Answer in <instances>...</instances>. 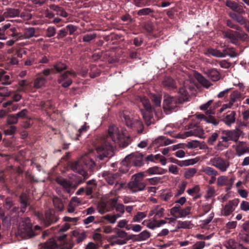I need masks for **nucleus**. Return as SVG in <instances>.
Returning a JSON list of instances; mask_svg holds the SVG:
<instances>
[{
  "label": "nucleus",
  "instance_id": "obj_30",
  "mask_svg": "<svg viewBox=\"0 0 249 249\" xmlns=\"http://www.w3.org/2000/svg\"><path fill=\"white\" fill-rule=\"evenodd\" d=\"M121 117L124 118L122 121H124L126 125L128 127H132L134 124L135 122H133L131 116L127 112H124L121 114Z\"/></svg>",
  "mask_w": 249,
  "mask_h": 249
},
{
  "label": "nucleus",
  "instance_id": "obj_18",
  "mask_svg": "<svg viewBox=\"0 0 249 249\" xmlns=\"http://www.w3.org/2000/svg\"><path fill=\"white\" fill-rule=\"evenodd\" d=\"M80 160L79 161H76L72 163L71 169L75 172L82 175L85 178L89 177V174L86 170L80 165Z\"/></svg>",
  "mask_w": 249,
  "mask_h": 249
},
{
  "label": "nucleus",
  "instance_id": "obj_16",
  "mask_svg": "<svg viewBox=\"0 0 249 249\" xmlns=\"http://www.w3.org/2000/svg\"><path fill=\"white\" fill-rule=\"evenodd\" d=\"M225 5L232 10L238 13L239 14H245V12L243 6L239 5L238 3L231 0H227Z\"/></svg>",
  "mask_w": 249,
  "mask_h": 249
},
{
  "label": "nucleus",
  "instance_id": "obj_25",
  "mask_svg": "<svg viewBox=\"0 0 249 249\" xmlns=\"http://www.w3.org/2000/svg\"><path fill=\"white\" fill-rule=\"evenodd\" d=\"M173 142V141L166 139L164 136H160L154 141V143L157 144L158 146L167 145Z\"/></svg>",
  "mask_w": 249,
  "mask_h": 249
},
{
  "label": "nucleus",
  "instance_id": "obj_2",
  "mask_svg": "<svg viewBox=\"0 0 249 249\" xmlns=\"http://www.w3.org/2000/svg\"><path fill=\"white\" fill-rule=\"evenodd\" d=\"M188 99V93L185 88L179 89L178 98L166 96L163 100V108L167 111H176L179 105L187 101Z\"/></svg>",
  "mask_w": 249,
  "mask_h": 249
},
{
  "label": "nucleus",
  "instance_id": "obj_33",
  "mask_svg": "<svg viewBox=\"0 0 249 249\" xmlns=\"http://www.w3.org/2000/svg\"><path fill=\"white\" fill-rule=\"evenodd\" d=\"M229 15L232 19L241 25L246 24V19L243 16L238 15L234 12H230Z\"/></svg>",
  "mask_w": 249,
  "mask_h": 249
},
{
  "label": "nucleus",
  "instance_id": "obj_43",
  "mask_svg": "<svg viewBox=\"0 0 249 249\" xmlns=\"http://www.w3.org/2000/svg\"><path fill=\"white\" fill-rule=\"evenodd\" d=\"M98 212L101 213L103 214L109 211L107 207L106 203L103 201L100 202L97 205Z\"/></svg>",
  "mask_w": 249,
  "mask_h": 249
},
{
  "label": "nucleus",
  "instance_id": "obj_12",
  "mask_svg": "<svg viewBox=\"0 0 249 249\" xmlns=\"http://www.w3.org/2000/svg\"><path fill=\"white\" fill-rule=\"evenodd\" d=\"M130 164L136 167H140L143 164V156L141 153H132L126 157Z\"/></svg>",
  "mask_w": 249,
  "mask_h": 249
},
{
  "label": "nucleus",
  "instance_id": "obj_26",
  "mask_svg": "<svg viewBox=\"0 0 249 249\" xmlns=\"http://www.w3.org/2000/svg\"><path fill=\"white\" fill-rule=\"evenodd\" d=\"M167 172V170L164 169L158 166H154L149 168L146 171V173L149 175H162Z\"/></svg>",
  "mask_w": 249,
  "mask_h": 249
},
{
  "label": "nucleus",
  "instance_id": "obj_39",
  "mask_svg": "<svg viewBox=\"0 0 249 249\" xmlns=\"http://www.w3.org/2000/svg\"><path fill=\"white\" fill-rule=\"evenodd\" d=\"M35 30L33 27L26 28L24 31V33L20 39H28L35 36Z\"/></svg>",
  "mask_w": 249,
  "mask_h": 249
},
{
  "label": "nucleus",
  "instance_id": "obj_32",
  "mask_svg": "<svg viewBox=\"0 0 249 249\" xmlns=\"http://www.w3.org/2000/svg\"><path fill=\"white\" fill-rule=\"evenodd\" d=\"M196 78L198 82L206 88H209L212 85L211 82L201 74L196 73Z\"/></svg>",
  "mask_w": 249,
  "mask_h": 249
},
{
  "label": "nucleus",
  "instance_id": "obj_31",
  "mask_svg": "<svg viewBox=\"0 0 249 249\" xmlns=\"http://www.w3.org/2000/svg\"><path fill=\"white\" fill-rule=\"evenodd\" d=\"M0 82L3 85H9L12 83L10 76L6 74V72L2 70H0Z\"/></svg>",
  "mask_w": 249,
  "mask_h": 249
},
{
  "label": "nucleus",
  "instance_id": "obj_20",
  "mask_svg": "<svg viewBox=\"0 0 249 249\" xmlns=\"http://www.w3.org/2000/svg\"><path fill=\"white\" fill-rule=\"evenodd\" d=\"M20 15V11L17 8H7L3 12L5 18H11L18 17Z\"/></svg>",
  "mask_w": 249,
  "mask_h": 249
},
{
  "label": "nucleus",
  "instance_id": "obj_59",
  "mask_svg": "<svg viewBox=\"0 0 249 249\" xmlns=\"http://www.w3.org/2000/svg\"><path fill=\"white\" fill-rule=\"evenodd\" d=\"M180 207L179 206H175L170 209V213L175 218H178L177 216L180 215Z\"/></svg>",
  "mask_w": 249,
  "mask_h": 249
},
{
  "label": "nucleus",
  "instance_id": "obj_48",
  "mask_svg": "<svg viewBox=\"0 0 249 249\" xmlns=\"http://www.w3.org/2000/svg\"><path fill=\"white\" fill-rule=\"evenodd\" d=\"M214 217V213L212 212L209 213L208 217L202 220H201L200 221V225L203 227L204 228L205 226H206L209 223L211 222V221L213 220Z\"/></svg>",
  "mask_w": 249,
  "mask_h": 249
},
{
  "label": "nucleus",
  "instance_id": "obj_3",
  "mask_svg": "<svg viewBox=\"0 0 249 249\" xmlns=\"http://www.w3.org/2000/svg\"><path fill=\"white\" fill-rule=\"evenodd\" d=\"M140 101L144 107L143 109H141L143 119L147 126L150 125L154 123L155 121L154 118L155 110L151 106L149 101L145 97H141Z\"/></svg>",
  "mask_w": 249,
  "mask_h": 249
},
{
  "label": "nucleus",
  "instance_id": "obj_49",
  "mask_svg": "<svg viewBox=\"0 0 249 249\" xmlns=\"http://www.w3.org/2000/svg\"><path fill=\"white\" fill-rule=\"evenodd\" d=\"M215 194V189L213 186H208L206 194L205 195V198L206 199H209L210 198L214 196Z\"/></svg>",
  "mask_w": 249,
  "mask_h": 249
},
{
  "label": "nucleus",
  "instance_id": "obj_6",
  "mask_svg": "<svg viewBox=\"0 0 249 249\" xmlns=\"http://www.w3.org/2000/svg\"><path fill=\"white\" fill-rule=\"evenodd\" d=\"M188 131L182 134H178L177 136L178 138L185 139L187 137L190 136H196L200 138H204V130L199 126L190 124L188 126Z\"/></svg>",
  "mask_w": 249,
  "mask_h": 249
},
{
  "label": "nucleus",
  "instance_id": "obj_60",
  "mask_svg": "<svg viewBox=\"0 0 249 249\" xmlns=\"http://www.w3.org/2000/svg\"><path fill=\"white\" fill-rule=\"evenodd\" d=\"M205 122L206 123L212 124L214 126L217 125L219 124V121L212 115L207 116Z\"/></svg>",
  "mask_w": 249,
  "mask_h": 249
},
{
  "label": "nucleus",
  "instance_id": "obj_37",
  "mask_svg": "<svg viewBox=\"0 0 249 249\" xmlns=\"http://www.w3.org/2000/svg\"><path fill=\"white\" fill-rule=\"evenodd\" d=\"M132 166L130 164L128 160H126V157L121 162V166L119 168V170L123 173H125L129 171V167Z\"/></svg>",
  "mask_w": 249,
  "mask_h": 249
},
{
  "label": "nucleus",
  "instance_id": "obj_44",
  "mask_svg": "<svg viewBox=\"0 0 249 249\" xmlns=\"http://www.w3.org/2000/svg\"><path fill=\"white\" fill-rule=\"evenodd\" d=\"M134 4L137 7H142L150 5V0H134Z\"/></svg>",
  "mask_w": 249,
  "mask_h": 249
},
{
  "label": "nucleus",
  "instance_id": "obj_51",
  "mask_svg": "<svg viewBox=\"0 0 249 249\" xmlns=\"http://www.w3.org/2000/svg\"><path fill=\"white\" fill-rule=\"evenodd\" d=\"M191 207L190 206L186 207L184 209L180 208V215H178L177 217L183 218L188 215L191 213Z\"/></svg>",
  "mask_w": 249,
  "mask_h": 249
},
{
  "label": "nucleus",
  "instance_id": "obj_17",
  "mask_svg": "<svg viewBox=\"0 0 249 249\" xmlns=\"http://www.w3.org/2000/svg\"><path fill=\"white\" fill-rule=\"evenodd\" d=\"M56 181L58 184H59L63 187L64 191L66 193L68 194L71 193V190L73 186L72 184L69 180L65 179L61 177H58L56 179Z\"/></svg>",
  "mask_w": 249,
  "mask_h": 249
},
{
  "label": "nucleus",
  "instance_id": "obj_8",
  "mask_svg": "<svg viewBox=\"0 0 249 249\" xmlns=\"http://www.w3.org/2000/svg\"><path fill=\"white\" fill-rule=\"evenodd\" d=\"M208 164L216 167L222 172H226L230 166L228 161L219 157L211 158Z\"/></svg>",
  "mask_w": 249,
  "mask_h": 249
},
{
  "label": "nucleus",
  "instance_id": "obj_57",
  "mask_svg": "<svg viewBox=\"0 0 249 249\" xmlns=\"http://www.w3.org/2000/svg\"><path fill=\"white\" fill-rule=\"evenodd\" d=\"M111 244L112 245H124L126 243L125 239H121L117 237V236H112L111 237Z\"/></svg>",
  "mask_w": 249,
  "mask_h": 249
},
{
  "label": "nucleus",
  "instance_id": "obj_54",
  "mask_svg": "<svg viewBox=\"0 0 249 249\" xmlns=\"http://www.w3.org/2000/svg\"><path fill=\"white\" fill-rule=\"evenodd\" d=\"M238 238L240 241L249 244V233L241 231L239 233Z\"/></svg>",
  "mask_w": 249,
  "mask_h": 249
},
{
  "label": "nucleus",
  "instance_id": "obj_46",
  "mask_svg": "<svg viewBox=\"0 0 249 249\" xmlns=\"http://www.w3.org/2000/svg\"><path fill=\"white\" fill-rule=\"evenodd\" d=\"M53 203L54 206L59 211H61L63 209L64 205L62 200L58 197H54L53 199Z\"/></svg>",
  "mask_w": 249,
  "mask_h": 249
},
{
  "label": "nucleus",
  "instance_id": "obj_28",
  "mask_svg": "<svg viewBox=\"0 0 249 249\" xmlns=\"http://www.w3.org/2000/svg\"><path fill=\"white\" fill-rule=\"evenodd\" d=\"M51 9L56 12V15L63 18H66L68 16V14L65 10L61 7L54 4H51L49 6Z\"/></svg>",
  "mask_w": 249,
  "mask_h": 249
},
{
  "label": "nucleus",
  "instance_id": "obj_50",
  "mask_svg": "<svg viewBox=\"0 0 249 249\" xmlns=\"http://www.w3.org/2000/svg\"><path fill=\"white\" fill-rule=\"evenodd\" d=\"M3 133L6 136H11L14 135L17 131V127L15 125H11L9 128L6 129L3 128Z\"/></svg>",
  "mask_w": 249,
  "mask_h": 249
},
{
  "label": "nucleus",
  "instance_id": "obj_56",
  "mask_svg": "<svg viewBox=\"0 0 249 249\" xmlns=\"http://www.w3.org/2000/svg\"><path fill=\"white\" fill-rule=\"evenodd\" d=\"M89 128V126L87 125L86 123H85L81 128H80L78 130V133L76 134V137L74 138L75 140H79V137L81 136L82 134L86 132L88 129Z\"/></svg>",
  "mask_w": 249,
  "mask_h": 249
},
{
  "label": "nucleus",
  "instance_id": "obj_45",
  "mask_svg": "<svg viewBox=\"0 0 249 249\" xmlns=\"http://www.w3.org/2000/svg\"><path fill=\"white\" fill-rule=\"evenodd\" d=\"M187 182L186 181H182L178 186L177 192L175 195L176 196H178L182 195L185 190L187 186Z\"/></svg>",
  "mask_w": 249,
  "mask_h": 249
},
{
  "label": "nucleus",
  "instance_id": "obj_62",
  "mask_svg": "<svg viewBox=\"0 0 249 249\" xmlns=\"http://www.w3.org/2000/svg\"><path fill=\"white\" fill-rule=\"evenodd\" d=\"M151 100L157 107L160 106L161 97L160 95H153L151 97Z\"/></svg>",
  "mask_w": 249,
  "mask_h": 249
},
{
  "label": "nucleus",
  "instance_id": "obj_21",
  "mask_svg": "<svg viewBox=\"0 0 249 249\" xmlns=\"http://www.w3.org/2000/svg\"><path fill=\"white\" fill-rule=\"evenodd\" d=\"M237 35H239V34H237V31L230 30L224 33V37L229 39L232 43L234 44H236L238 42Z\"/></svg>",
  "mask_w": 249,
  "mask_h": 249
},
{
  "label": "nucleus",
  "instance_id": "obj_11",
  "mask_svg": "<svg viewBox=\"0 0 249 249\" xmlns=\"http://www.w3.org/2000/svg\"><path fill=\"white\" fill-rule=\"evenodd\" d=\"M235 179V178L234 177L229 178L228 177L226 176H221L217 179V185L218 187L225 186L227 190H230L232 187Z\"/></svg>",
  "mask_w": 249,
  "mask_h": 249
},
{
  "label": "nucleus",
  "instance_id": "obj_9",
  "mask_svg": "<svg viewBox=\"0 0 249 249\" xmlns=\"http://www.w3.org/2000/svg\"><path fill=\"white\" fill-rule=\"evenodd\" d=\"M18 229L20 233L25 234L30 237L35 235L33 234L31 220L28 217L25 218L20 221Z\"/></svg>",
  "mask_w": 249,
  "mask_h": 249
},
{
  "label": "nucleus",
  "instance_id": "obj_14",
  "mask_svg": "<svg viewBox=\"0 0 249 249\" xmlns=\"http://www.w3.org/2000/svg\"><path fill=\"white\" fill-rule=\"evenodd\" d=\"M58 219L57 214L53 210H49L46 213L44 223L47 226H48L56 222Z\"/></svg>",
  "mask_w": 249,
  "mask_h": 249
},
{
  "label": "nucleus",
  "instance_id": "obj_64",
  "mask_svg": "<svg viewBox=\"0 0 249 249\" xmlns=\"http://www.w3.org/2000/svg\"><path fill=\"white\" fill-rule=\"evenodd\" d=\"M150 236V233L147 231H143L138 235L139 240L143 241L147 239Z\"/></svg>",
  "mask_w": 249,
  "mask_h": 249
},
{
  "label": "nucleus",
  "instance_id": "obj_7",
  "mask_svg": "<svg viewBox=\"0 0 249 249\" xmlns=\"http://www.w3.org/2000/svg\"><path fill=\"white\" fill-rule=\"evenodd\" d=\"M120 176L119 173H112L109 171H104L102 173V177L109 185H112L115 184L114 188L116 190H121L124 185L123 183L118 182Z\"/></svg>",
  "mask_w": 249,
  "mask_h": 249
},
{
  "label": "nucleus",
  "instance_id": "obj_5",
  "mask_svg": "<svg viewBox=\"0 0 249 249\" xmlns=\"http://www.w3.org/2000/svg\"><path fill=\"white\" fill-rule=\"evenodd\" d=\"M7 35L15 38L18 36L17 26L12 21L3 24L0 26V39H6L7 38Z\"/></svg>",
  "mask_w": 249,
  "mask_h": 249
},
{
  "label": "nucleus",
  "instance_id": "obj_23",
  "mask_svg": "<svg viewBox=\"0 0 249 249\" xmlns=\"http://www.w3.org/2000/svg\"><path fill=\"white\" fill-rule=\"evenodd\" d=\"M72 236L77 243L83 241L87 237L86 232L83 231L75 230L72 232Z\"/></svg>",
  "mask_w": 249,
  "mask_h": 249
},
{
  "label": "nucleus",
  "instance_id": "obj_38",
  "mask_svg": "<svg viewBox=\"0 0 249 249\" xmlns=\"http://www.w3.org/2000/svg\"><path fill=\"white\" fill-rule=\"evenodd\" d=\"M43 247L44 249H55L57 248V244L54 239H50L43 244Z\"/></svg>",
  "mask_w": 249,
  "mask_h": 249
},
{
  "label": "nucleus",
  "instance_id": "obj_41",
  "mask_svg": "<svg viewBox=\"0 0 249 249\" xmlns=\"http://www.w3.org/2000/svg\"><path fill=\"white\" fill-rule=\"evenodd\" d=\"M193 224L189 221H178L177 227L178 229H191L193 227Z\"/></svg>",
  "mask_w": 249,
  "mask_h": 249
},
{
  "label": "nucleus",
  "instance_id": "obj_34",
  "mask_svg": "<svg viewBox=\"0 0 249 249\" xmlns=\"http://www.w3.org/2000/svg\"><path fill=\"white\" fill-rule=\"evenodd\" d=\"M226 50H223V52L214 49L210 48L208 50V52L212 55L219 58L225 57L227 54L225 53Z\"/></svg>",
  "mask_w": 249,
  "mask_h": 249
},
{
  "label": "nucleus",
  "instance_id": "obj_58",
  "mask_svg": "<svg viewBox=\"0 0 249 249\" xmlns=\"http://www.w3.org/2000/svg\"><path fill=\"white\" fill-rule=\"evenodd\" d=\"M142 224L150 229L153 230L157 228L156 221H151L149 220H145L142 222Z\"/></svg>",
  "mask_w": 249,
  "mask_h": 249
},
{
  "label": "nucleus",
  "instance_id": "obj_27",
  "mask_svg": "<svg viewBox=\"0 0 249 249\" xmlns=\"http://www.w3.org/2000/svg\"><path fill=\"white\" fill-rule=\"evenodd\" d=\"M205 73L213 81H217L220 79V73L215 69L208 70Z\"/></svg>",
  "mask_w": 249,
  "mask_h": 249
},
{
  "label": "nucleus",
  "instance_id": "obj_24",
  "mask_svg": "<svg viewBox=\"0 0 249 249\" xmlns=\"http://www.w3.org/2000/svg\"><path fill=\"white\" fill-rule=\"evenodd\" d=\"M164 209L163 208L160 207L159 206H155L152 207L149 213V215H155L156 218H160L163 215Z\"/></svg>",
  "mask_w": 249,
  "mask_h": 249
},
{
  "label": "nucleus",
  "instance_id": "obj_40",
  "mask_svg": "<svg viewBox=\"0 0 249 249\" xmlns=\"http://www.w3.org/2000/svg\"><path fill=\"white\" fill-rule=\"evenodd\" d=\"M163 85L169 89H174L176 88L175 81L171 77H166L163 81Z\"/></svg>",
  "mask_w": 249,
  "mask_h": 249
},
{
  "label": "nucleus",
  "instance_id": "obj_47",
  "mask_svg": "<svg viewBox=\"0 0 249 249\" xmlns=\"http://www.w3.org/2000/svg\"><path fill=\"white\" fill-rule=\"evenodd\" d=\"M46 83V79L43 77L36 78L34 83V87L36 88L39 89L43 87Z\"/></svg>",
  "mask_w": 249,
  "mask_h": 249
},
{
  "label": "nucleus",
  "instance_id": "obj_10",
  "mask_svg": "<svg viewBox=\"0 0 249 249\" xmlns=\"http://www.w3.org/2000/svg\"><path fill=\"white\" fill-rule=\"evenodd\" d=\"M239 202V199L235 198L229 200L221 210V215L228 216L235 210Z\"/></svg>",
  "mask_w": 249,
  "mask_h": 249
},
{
  "label": "nucleus",
  "instance_id": "obj_4",
  "mask_svg": "<svg viewBox=\"0 0 249 249\" xmlns=\"http://www.w3.org/2000/svg\"><path fill=\"white\" fill-rule=\"evenodd\" d=\"M143 178V172H140L132 176V180L128 183V187L131 193H135L145 189L146 184L142 182Z\"/></svg>",
  "mask_w": 249,
  "mask_h": 249
},
{
  "label": "nucleus",
  "instance_id": "obj_1",
  "mask_svg": "<svg viewBox=\"0 0 249 249\" xmlns=\"http://www.w3.org/2000/svg\"><path fill=\"white\" fill-rule=\"evenodd\" d=\"M113 144H117L123 147L129 144L128 140L125 136L124 131L115 125L109 127L107 136H104L97 140V158L100 160H103L105 158L111 157Z\"/></svg>",
  "mask_w": 249,
  "mask_h": 249
},
{
  "label": "nucleus",
  "instance_id": "obj_55",
  "mask_svg": "<svg viewBox=\"0 0 249 249\" xmlns=\"http://www.w3.org/2000/svg\"><path fill=\"white\" fill-rule=\"evenodd\" d=\"M146 216V214L145 212H138L137 214L133 217V221L135 222H139L142 219L145 218Z\"/></svg>",
  "mask_w": 249,
  "mask_h": 249
},
{
  "label": "nucleus",
  "instance_id": "obj_53",
  "mask_svg": "<svg viewBox=\"0 0 249 249\" xmlns=\"http://www.w3.org/2000/svg\"><path fill=\"white\" fill-rule=\"evenodd\" d=\"M154 13V10L150 8H144L138 11L139 16H147Z\"/></svg>",
  "mask_w": 249,
  "mask_h": 249
},
{
  "label": "nucleus",
  "instance_id": "obj_63",
  "mask_svg": "<svg viewBox=\"0 0 249 249\" xmlns=\"http://www.w3.org/2000/svg\"><path fill=\"white\" fill-rule=\"evenodd\" d=\"M133 126L136 128L139 133H142L143 132V125L141 121L138 120L135 122Z\"/></svg>",
  "mask_w": 249,
  "mask_h": 249
},
{
  "label": "nucleus",
  "instance_id": "obj_19",
  "mask_svg": "<svg viewBox=\"0 0 249 249\" xmlns=\"http://www.w3.org/2000/svg\"><path fill=\"white\" fill-rule=\"evenodd\" d=\"M82 204V200L76 197H72L68 207V212L70 213H73L77 207Z\"/></svg>",
  "mask_w": 249,
  "mask_h": 249
},
{
  "label": "nucleus",
  "instance_id": "obj_61",
  "mask_svg": "<svg viewBox=\"0 0 249 249\" xmlns=\"http://www.w3.org/2000/svg\"><path fill=\"white\" fill-rule=\"evenodd\" d=\"M218 134L217 132L213 133L211 136L208 139V143L213 145L218 137Z\"/></svg>",
  "mask_w": 249,
  "mask_h": 249
},
{
  "label": "nucleus",
  "instance_id": "obj_42",
  "mask_svg": "<svg viewBox=\"0 0 249 249\" xmlns=\"http://www.w3.org/2000/svg\"><path fill=\"white\" fill-rule=\"evenodd\" d=\"M18 119L16 114H9L6 119V125H14L18 123Z\"/></svg>",
  "mask_w": 249,
  "mask_h": 249
},
{
  "label": "nucleus",
  "instance_id": "obj_13",
  "mask_svg": "<svg viewBox=\"0 0 249 249\" xmlns=\"http://www.w3.org/2000/svg\"><path fill=\"white\" fill-rule=\"evenodd\" d=\"M92 152V150L90 151L88 153L83 155L80 159V162L84 163L85 166L90 170H92L95 166V162L91 159V155Z\"/></svg>",
  "mask_w": 249,
  "mask_h": 249
},
{
  "label": "nucleus",
  "instance_id": "obj_29",
  "mask_svg": "<svg viewBox=\"0 0 249 249\" xmlns=\"http://www.w3.org/2000/svg\"><path fill=\"white\" fill-rule=\"evenodd\" d=\"M97 183L96 180L91 179L89 180L87 183V186L86 188V194L87 196L91 195L93 191L96 188Z\"/></svg>",
  "mask_w": 249,
  "mask_h": 249
},
{
  "label": "nucleus",
  "instance_id": "obj_52",
  "mask_svg": "<svg viewBox=\"0 0 249 249\" xmlns=\"http://www.w3.org/2000/svg\"><path fill=\"white\" fill-rule=\"evenodd\" d=\"M196 171L197 170L196 168H189L185 172L184 176L186 179H189L195 176Z\"/></svg>",
  "mask_w": 249,
  "mask_h": 249
},
{
  "label": "nucleus",
  "instance_id": "obj_36",
  "mask_svg": "<svg viewBox=\"0 0 249 249\" xmlns=\"http://www.w3.org/2000/svg\"><path fill=\"white\" fill-rule=\"evenodd\" d=\"M202 171L205 173L206 175L211 176L212 178H215V177L218 175V172L213 168L206 166L203 168Z\"/></svg>",
  "mask_w": 249,
  "mask_h": 249
},
{
  "label": "nucleus",
  "instance_id": "obj_15",
  "mask_svg": "<svg viewBox=\"0 0 249 249\" xmlns=\"http://www.w3.org/2000/svg\"><path fill=\"white\" fill-rule=\"evenodd\" d=\"M236 112L234 111H229L223 115L222 120L228 126H231L235 122Z\"/></svg>",
  "mask_w": 249,
  "mask_h": 249
},
{
  "label": "nucleus",
  "instance_id": "obj_35",
  "mask_svg": "<svg viewBox=\"0 0 249 249\" xmlns=\"http://www.w3.org/2000/svg\"><path fill=\"white\" fill-rule=\"evenodd\" d=\"M69 76H71L75 77L76 76V73L73 71H66L60 75V77L58 79V82L59 84H61L65 81V80L70 79L69 78Z\"/></svg>",
  "mask_w": 249,
  "mask_h": 249
},
{
  "label": "nucleus",
  "instance_id": "obj_22",
  "mask_svg": "<svg viewBox=\"0 0 249 249\" xmlns=\"http://www.w3.org/2000/svg\"><path fill=\"white\" fill-rule=\"evenodd\" d=\"M242 131L239 128H236L232 130H228L225 132L227 135L230 138V141H237L239 139Z\"/></svg>",
  "mask_w": 249,
  "mask_h": 249
}]
</instances>
